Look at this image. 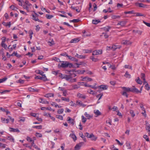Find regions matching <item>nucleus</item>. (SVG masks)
Wrapping results in <instances>:
<instances>
[{
	"mask_svg": "<svg viewBox=\"0 0 150 150\" xmlns=\"http://www.w3.org/2000/svg\"><path fill=\"white\" fill-rule=\"evenodd\" d=\"M76 103L78 105H79L80 106H82L83 107H84L86 106V105L82 103L81 101L77 100L76 101Z\"/></svg>",
	"mask_w": 150,
	"mask_h": 150,
	"instance_id": "dca6fc26",
	"label": "nucleus"
},
{
	"mask_svg": "<svg viewBox=\"0 0 150 150\" xmlns=\"http://www.w3.org/2000/svg\"><path fill=\"white\" fill-rule=\"evenodd\" d=\"M90 59L93 61L94 62H96L98 61V58H95L93 56L90 57Z\"/></svg>",
	"mask_w": 150,
	"mask_h": 150,
	"instance_id": "6ab92c4d",
	"label": "nucleus"
},
{
	"mask_svg": "<svg viewBox=\"0 0 150 150\" xmlns=\"http://www.w3.org/2000/svg\"><path fill=\"white\" fill-rule=\"evenodd\" d=\"M124 76H125L126 78H130L131 75L130 74H128V72L127 71Z\"/></svg>",
	"mask_w": 150,
	"mask_h": 150,
	"instance_id": "f704fd0d",
	"label": "nucleus"
},
{
	"mask_svg": "<svg viewBox=\"0 0 150 150\" xmlns=\"http://www.w3.org/2000/svg\"><path fill=\"white\" fill-rule=\"evenodd\" d=\"M23 145L24 146H25L26 147H28L30 149H31V148H32L31 146H28V144H23Z\"/></svg>",
	"mask_w": 150,
	"mask_h": 150,
	"instance_id": "bf43d9fd",
	"label": "nucleus"
},
{
	"mask_svg": "<svg viewBox=\"0 0 150 150\" xmlns=\"http://www.w3.org/2000/svg\"><path fill=\"white\" fill-rule=\"evenodd\" d=\"M66 56L68 57L70 60L75 62H77L78 60L74 57H72L68 55L67 54L66 55Z\"/></svg>",
	"mask_w": 150,
	"mask_h": 150,
	"instance_id": "0eeeda50",
	"label": "nucleus"
},
{
	"mask_svg": "<svg viewBox=\"0 0 150 150\" xmlns=\"http://www.w3.org/2000/svg\"><path fill=\"white\" fill-rule=\"evenodd\" d=\"M61 99L62 100L65 101L67 102H69L70 100L69 98H66L65 97H62Z\"/></svg>",
	"mask_w": 150,
	"mask_h": 150,
	"instance_id": "4c0bfd02",
	"label": "nucleus"
},
{
	"mask_svg": "<svg viewBox=\"0 0 150 150\" xmlns=\"http://www.w3.org/2000/svg\"><path fill=\"white\" fill-rule=\"evenodd\" d=\"M56 117L61 120H63V117L60 115H56Z\"/></svg>",
	"mask_w": 150,
	"mask_h": 150,
	"instance_id": "de8ad7c7",
	"label": "nucleus"
},
{
	"mask_svg": "<svg viewBox=\"0 0 150 150\" xmlns=\"http://www.w3.org/2000/svg\"><path fill=\"white\" fill-rule=\"evenodd\" d=\"M67 95V91L66 90L63 91V95L64 96H66Z\"/></svg>",
	"mask_w": 150,
	"mask_h": 150,
	"instance_id": "13d9d810",
	"label": "nucleus"
},
{
	"mask_svg": "<svg viewBox=\"0 0 150 150\" xmlns=\"http://www.w3.org/2000/svg\"><path fill=\"white\" fill-rule=\"evenodd\" d=\"M110 27L109 26H107L106 27H104L103 29L106 32H108Z\"/></svg>",
	"mask_w": 150,
	"mask_h": 150,
	"instance_id": "a19ab883",
	"label": "nucleus"
},
{
	"mask_svg": "<svg viewBox=\"0 0 150 150\" xmlns=\"http://www.w3.org/2000/svg\"><path fill=\"white\" fill-rule=\"evenodd\" d=\"M79 41V38H74L71 40L70 43H76Z\"/></svg>",
	"mask_w": 150,
	"mask_h": 150,
	"instance_id": "2eb2a0df",
	"label": "nucleus"
},
{
	"mask_svg": "<svg viewBox=\"0 0 150 150\" xmlns=\"http://www.w3.org/2000/svg\"><path fill=\"white\" fill-rule=\"evenodd\" d=\"M26 139L29 142H31L33 141V140L31 138L29 137H27L26 138Z\"/></svg>",
	"mask_w": 150,
	"mask_h": 150,
	"instance_id": "8fccbe9b",
	"label": "nucleus"
},
{
	"mask_svg": "<svg viewBox=\"0 0 150 150\" xmlns=\"http://www.w3.org/2000/svg\"><path fill=\"white\" fill-rule=\"evenodd\" d=\"M100 22V21L97 20H93L92 21V23L94 24H97Z\"/></svg>",
	"mask_w": 150,
	"mask_h": 150,
	"instance_id": "bb28decb",
	"label": "nucleus"
},
{
	"mask_svg": "<svg viewBox=\"0 0 150 150\" xmlns=\"http://www.w3.org/2000/svg\"><path fill=\"white\" fill-rule=\"evenodd\" d=\"M10 129H11L10 131L11 132H19L20 131L18 129H14L13 128L10 127Z\"/></svg>",
	"mask_w": 150,
	"mask_h": 150,
	"instance_id": "4468645a",
	"label": "nucleus"
},
{
	"mask_svg": "<svg viewBox=\"0 0 150 150\" xmlns=\"http://www.w3.org/2000/svg\"><path fill=\"white\" fill-rule=\"evenodd\" d=\"M73 88L75 89H77L79 88V86L77 85H75L73 86Z\"/></svg>",
	"mask_w": 150,
	"mask_h": 150,
	"instance_id": "680f3d73",
	"label": "nucleus"
},
{
	"mask_svg": "<svg viewBox=\"0 0 150 150\" xmlns=\"http://www.w3.org/2000/svg\"><path fill=\"white\" fill-rule=\"evenodd\" d=\"M138 6L140 7H144V5L142 3H138Z\"/></svg>",
	"mask_w": 150,
	"mask_h": 150,
	"instance_id": "0e129e2a",
	"label": "nucleus"
},
{
	"mask_svg": "<svg viewBox=\"0 0 150 150\" xmlns=\"http://www.w3.org/2000/svg\"><path fill=\"white\" fill-rule=\"evenodd\" d=\"M64 110V109L63 108L59 109L57 110V113L59 114H62Z\"/></svg>",
	"mask_w": 150,
	"mask_h": 150,
	"instance_id": "e433bc0d",
	"label": "nucleus"
},
{
	"mask_svg": "<svg viewBox=\"0 0 150 150\" xmlns=\"http://www.w3.org/2000/svg\"><path fill=\"white\" fill-rule=\"evenodd\" d=\"M7 79V78L6 77H4L3 79H0V83H2L5 81Z\"/></svg>",
	"mask_w": 150,
	"mask_h": 150,
	"instance_id": "09e8293b",
	"label": "nucleus"
},
{
	"mask_svg": "<svg viewBox=\"0 0 150 150\" xmlns=\"http://www.w3.org/2000/svg\"><path fill=\"white\" fill-rule=\"evenodd\" d=\"M123 91L121 93L124 96H125L127 98L128 97V95L127 94V93L130 92V88L129 87H123L122 88Z\"/></svg>",
	"mask_w": 150,
	"mask_h": 150,
	"instance_id": "f257e3e1",
	"label": "nucleus"
},
{
	"mask_svg": "<svg viewBox=\"0 0 150 150\" xmlns=\"http://www.w3.org/2000/svg\"><path fill=\"white\" fill-rule=\"evenodd\" d=\"M60 66L62 68H66L69 67V68H71L72 67V64L67 62H63Z\"/></svg>",
	"mask_w": 150,
	"mask_h": 150,
	"instance_id": "f03ea898",
	"label": "nucleus"
},
{
	"mask_svg": "<svg viewBox=\"0 0 150 150\" xmlns=\"http://www.w3.org/2000/svg\"><path fill=\"white\" fill-rule=\"evenodd\" d=\"M1 45L2 47H4L5 49H6L7 48V45H6L5 43H4V41H2L1 43Z\"/></svg>",
	"mask_w": 150,
	"mask_h": 150,
	"instance_id": "7c9ffc66",
	"label": "nucleus"
},
{
	"mask_svg": "<svg viewBox=\"0 0 150 150\" xmlns=\"http://www.w3.org/2000/svg\"><path fill=\"white\" fill-rule=\"evenodd\" d=\"M42 125L36 126L32 127L34 128H36L38 129H42Z\"/></svg>",
	"mask_w": 150,
	"mask_h": 150,
	"instance_id": "72a5a7b5",
	"label": "nucleus"
},
{
	"mask_svg": "<svg viewBox=\"0 0 150 150\" xmlns=\"http://www.w3.org/2000/svg\"><path fill=\"white\" fill-rule=\"evenodd\" d=\"M85 115L86 117L88 119H89L90 118L92 117V116L90 115L87 114L86 112H85Z\"/></svg>",
	"mask_w": 150,
	"mask_h": 150,
	"instance_id": "473e14b6",
	"label": "nucleus"
},
{
	"mask_svg": "<svg viewBox=\"0 0 150 150\" xmlns=\"http://www.w3.org/2000/svg\"><path fill=\"white\" fill-rule=\"evenodd\" d=\"M143 137L145 139H146V141H147V142L149 141V138L148 137L147 135H144V136H143Z\"/></svg>",
	"mask_w": 150,
	"mask_h": 150,
	"instance_id": "864d4df0",
	"label": "nucleus"
},
{
	"mask_svg": "<svg viewBox=\"0 0 150 150\" xmlns=\"http://www.w3.org/2000/svg\"><path fill=\"white\" fill-rule=\"evenodd\" d=\"M99 87L100 88H102L103 90H105L107 89V87L106 86L102 85L99 86Z\"/></svg>",
	"mask_w": 150,
	"mask_h": 150,
	"instance_id": "412c9836",
	"label": "nucleus"
},
{
	"mask_svg": "<svg viewBox=\"0 0 150 150\" xmlns=\"http://www.w3.org/2000/svg\"><path fill=\"white\" fill-rule=\"evenodd\" d=\"M121 47V46H119L118 47H117V46L115 45H113L112 46V47H111V48L112 49H113V50H115L117 49H120Z\"/></svg>",
	"mask_w": 150,
	"mask_h": 150,
	"instance_id": "b1692460",
	"label": "nucleus"
},
{
	"mask_svg": "<svg viewBox=\"0 0 150 150\" xmlns=\"http://www.w3.org/2000/svg\"><path fill=\"white\" fill-rule=\"evenodd\" d=\"M145 86L146 87V89L147 90H149L150 89V87L148 83H147L145 85Z\"/></svg>",
	"mask_w": 150,
	"mask_h": 150,
	"instance_id": "6e6d98bb",
	"label": "nucleus"
},
{
	"mask_svg": "<svg viewBox=\"0 0 150 150\" xmlns=\"http://www.w3.org/2000/svg\"><path fill=\"white\" fill-rule=\"evenodd\" d=\"M9 8L13 10H16V9H17L18 8H17L16 7H15L14 5H12L11 6H10L9 7Z\"/></svg>",
	"mask_w": 150,
	"mask_h": 150,
	"instance_id": "58836bf2",
	"label": "nucleus"
},
{
	"mask_svg": "<svg viewBox=\"0 0 150 150\" xmlns=\"http://www.w3.org/2000/svg\"><path fill=\"white\" fill-rule=\"evenodd\" d=\"M25 3L28 6H31L32 4L30 3L29 1H26L25 2Z\"/></svg>",
	"mask_w": 150,
	"mask_h": 150,
	"instance_id": "69168bd1",
	"label": "nucleus"
},
{
	"mask_svg": "<svg viewBox=\"0 0 150 150\" xmlns=\"http://www.w3.org/2000/svg\"><path fill=\"white\" fill-rule=\"evenodd\" d=\"M133 87H134V93H138L141 92V91L138 90L134 86H133Z\"/></svg>",
	"mask_w": 150,
	"mask_h": 150,
	"instance_id": "2f4dec72",
	"label": "nucleus"
},
{
	"mask_svg": "<svg viewBox=\"0 0 150 150\" xmlns=\"http://www.w3.org/2000/svg\"><path fill=\"white\" fill-rule=\"evenodd\" d=\"M28 90L31 92H38L39 91L38 89H35L33 88H32L31 87H29L28 88Z\"/></svg>",
	"mask_w": 150,
	"mask_h": 150,
	"instance_id": "f3484780",
	"label": "nucleus"
},
{
	"mask_svg": "<svg viewBox=\"0 0 150 150\" xmlns=\"http://www.w3.org/2000/svg\"><path fill=\"white\" fill-rule=\"evenodd\" d=\"M80 21V20L79 19H74L72 20H70L69 22H73L74 23H77L79 22Z\"/></svg>",
	"mask_w": 150,
	"mask_h": 150,
	"instance_id": "c756f323",
	"label": "nucleus"
},
{
	"mask_svg": "<svg viewBox=\"0 0 150 150\" xmlns=\"http://www.w3.org/2000/svg\"><path fill=\"white\" fill-rule=\"evenodd\" d=\"M130 113L131 114V116L132 117H134L135 116V114L134 112L132 110H130Z\"/></svg>",
	"mask_w": 150,
	"mask_h": 150,
	"instance_id": "79ce46f5",
	"label": "nucleus"
},
{
	"mask_svg": "<svg viewBox=\"0 0 150 150\" xmlns=\"http://www.w3.org/2000/svg\"><path fill=\"white\" fill-rule=\"evenodd\" d=\"M46 17L47 19H50L53 17V16L47 14Z\"/></svg>",
	"mask_w": 150,
	"mask_h": 150,
	"instance_id": "37998d69",
	"label": "nucleus"
},
{
	"mask_svg": "<svg viewBox=\"0 0 150 150\" xmlns=\"http://www.w3.org/2000/svg\"><path fill=\"white\" fill-rule=\"evenodd\" d=\"M84 144L83 142H81L78 144H77L75 146L74 148L75 150L80 149V147Z\"/></svg>",
	"mask_w": 150,
	"mask_h": 150,
	"instance_id": "423d86ee",
	"label": "nucleus"
},
{
	"mask_svg": "<svg viewBox=\"0 0 150 150\" xmlns=\"http://www.w3.org/2000/svg\"><path fill=\"white\" fill-rule=\"evenodd\" d=\"M81 118L82 122L84 123H85L86 120V118L83 116H81Z\"/></svg>",
	"mask_w": 150,
	"mask_h": 150,
	"instance_id": "49530a36",
	"label": "nucleus"
},
{
	"mask_svg": "<svg viewBox=\"0 0 150 150\" xmlns=\"http://www.w3.org/2000/svg\"><path fill=\"white\" fill-rule=\"evenodd\" d=\"M83 79L86 80V81H92V79L91 78L87 76L84 77L83 78Z\"/></svg>",
	"mask_w": 150,
	"mask_h": 150,
	"instance_id": "cd10ccee",
	"label": "nucleus"
},
{
	"mask_svg": "<svg viewBox=\"0 0 150 150\" xmlns=\"http://www.w3.org/2000/svg\"><path fill=\"white\" fill-rule=\"evenodd\" d=\"M2 24L6 26H8L9 27H10L11 25V22H10L7 23L3 22H2Z\"/></svg>",
	"mask_w": 150,
	"mask_h": 150,
	"instance_id": "aec40b11",
	"label": "nucleus"
},
{
	"mask_svg": "<svg viewBox=\"0 0 150 150\" xmlns=\"http://www.w3.org/2000/svg\"><path fill=\"white\" fill-rule=\"evenodd\" d=\"M83 52L85 53H90L92 51L91 50H83Z\"/></svg>",
	"mask_w": 150,
	"mask_h": 150,
	"instance_id": "c03bdc74",
	"label": "nucleus"
},
{
	"mask_svg": "<svg viewBox=\"0 0 150 150\" xmlns=\"http://www.w3.org/2000/svg\"><path fill=\"white\" fill-rule=\"evenodd\" d=\"M67 121H69V122L73 125L74 124V120L72 118H71L70 117H69L67 118Z\"/></svg>",
	"mask_w": 150,
	"mask_h": 150,
	"instance_id": "f8f14e48",
	"label": "nucleus"
},
{
	"mask_svg": "<svg viewBox=\"0 0 150 150\" xmlns=\"http://www.w3.org/2000/svg\"><path fill=\"white\" fill-rule=\"evenodd\" d=\"M124 13L126 14H128V13L133 14V13H134V11L133 10H132V11H125L124 12Z\"/></svg>",
	"mask_w": 150,
	"mask_h": 150,
	"instance_id": "a18cd8bd",
	"label": "nucleus"
},
{
	"mask_svg": "<svg viewBox=\"0 0 150 150\" xmlns=\"http://www.w3.org/2000/svg\"><path fill=\"white\" fill-rule=\"evenodd\" d=\"M77 96L79 98H81L83 99H85L86 98V96L85 95H83L78 93L77 94Z\"/></svg>",
	"mask_w": 150,
	"mask_h": 150,
	"instance_id": "9d476101",
	"label": "nucleus"
},
{
	"mask_svg": "<svg viewBox=\"0 0 150 150\" xmlns=\"http://www.w3.org/2000/svg\"><path fill=\"white\" fill-rule=\"evenodd\" d=\"M42 78L41 80H42L44 81H45L48 80L45 75H42Z\"/></svg>",
	"mask_w": 150,
	"mask_h": 150,
	"instance_id": "c85d7f7f",
	"label": "nucleus"
},
{
	"mask_svg": "<svg viewBox=\"0 0 150 150\" xmlns=\"http://www.w3.org/2000/svg\"><path fill=\"white\" fill-rule=\"evenodd\" d=\"M94 112L95 113V114L97 115V116L96 117H97L101 115V112L98 110H97L96 111L95 110H94Z\"/></svg>",
	"mask_w": 150,
	"mask_h": 150,
	"instance_id": "4be33fe9",
	"label": "nucleus"
},
{
	"mask_svg": "<svg viewBox=\"0 0 150 150\" xmlns=\"http://www.w3.org/2000/svg\"><path fill=\"white\" fill-rule=\"evenodd\" d=\"M102 53V50H95L93 52L92 55H98L101 54Z\"/></svg>",
	"mask_w": 150,
	"mask_h": 150,
	"instance_id": "7ed1b4c3",
	"label": "nucleus"
},
{
	"mask_svg": "<svg viewBox=\"0 0 150 150\" xmlns=\"http://www.w3.org/2000/svg\"><path fill=\"white\" fill-rule=\"evenodd\" d=\"M69 136L73 139L74 141H75L77 139L76 136L74 134H70Z\"/></svg>",
	"mask_w": 150,
	"mask_h": 150,
	"instance_id": "a211bd4d",
	"label": "nucleus"
},
{
	"mask_svg": "<svg viewBox=\"0 0 150 150\" xmlns=\"http://www.w3.org/2000/svg\"><path fill=\"white\" fill-rule=\"evenodd\" d=\"M7 139L9 140L11 142H14V139L11 136H8L7 137Z\"/></svg>",
	"mask_w": 150,
	"mask_h": 150,
	"instance_id": "393cba45",
	"label": "nucleus"
},
{
	"mask_svg": "<svg viewBox=\"0 0 150 150\" xmlns=\"http://www.w3.org/2000/svg\"><path fill=\"white\" fill-rule=\"evenodd\" d=\"M54 94L53 93H49L45 94V96L47 98H49L52 96L53 97Z\"/></svg>",
	"mask_w": 150,
	"mask_h": 150,
	"instance_id": "5701e85b",
	"label": "nucleus"
},
{
	"mask_svg": "<svg viewBox=\"0 0 150 150\" xmlns=\"http://www.w3.org/2000/svg\"><path fill=\"white\" fill-rule=\"evenodd\" d=\"M126 146L128 149H131V145L130 143L128 142H127L126 143Z\"/></svg>",
	"mask_w": 150,
	"mask_h": 150,
	"instance_id": "ea45409f",
	"label": "nucleus"
},
{
	"mask_svg": "<svg viewBox=\"0 0 150 150\" xmlns=\"http://www.w3.org/2000/svg\"><path fill=\"white\" fill-rule=\"evenodd\" d=\"M121 43L125 45H131L132 43V42L130 41L129 40H123L121 42Z\"/></svg>",
	"mask_w": 150,
	"mask_h": 150,
	"instance_id": "39448f33",
	"label": "nucleus"
},
{
	"mask_svg": "<svg viewBox=\"0 0 150 150\" xmlns=\"http://www.w3.org/2000/svg\"><path fill=\"white\" fill-rule=\"evenodd\" d=\"M143 22L147 26L150 27V23H147V22L144 21H143Z\"/></svg>",
	"mask_w": 150,
	"mask_h": 150,
	"instance_id": "774afa93",
	"label": "nucleus"
},
{
	"mask_svg": "<svg viewBox=\"0 0 150 150\" xmlns=\"http://www.w3.org/2000/svg\"><path fill=\"white\" fill-rule=\"evenodd\" d=\"M1 120L2 122L4 123H8L9 122V120L8 119H6L4 118H1Z\"/></svg>",
	"mask_w": 150,
	"mask_h": 150,
	"instance_id": "a878e982",
	"label": "nucleus"
},
{
	"mask_svg": "<svg viewBox=\"0 0 150 150\" xmlns=\"http://www.w3.org/2000/svg\"><path fill=\"white\" fill-rule=\"evenodd\" d=\"M103 93H101L99 94L98 95H97L96 96V97L97 98H99L98 99V100H99L102 97V96H103Z\"/></svg>",
	"mask_w": 150,
	"mask_h": 150,
	"instance_id": "3c124183",
	"label": "nucleus"
},
{
	"mask_svg": "<svg viewBox=\"0 0 150 150\" xmlns=\"http://www.w3.org/2000/svg\"><path fill=\"white\" fill-rule=\"evenodd\" d=\"M48 42L49 43V45L50 46L54 45L55 44L54 41L52 39H50L49 41Z\"/></svg>",
	"mask_w": 150,
	"mask_h": 150,
	"instance_id": "ddd939ff",
	"label": "nucleus"
},
{
	"mask_svg": "<svg viewBox=\"0 0 150 150\" xmlns=\"http://www.w3.org/2000/svg\"><path fill=\"white\" fill-rule=\"evenodd\" d=\"M89 138H91V139L92 141H95L97 139V137L95 136V135L91 133L89 135Z\"/></svg>",
	"mask_w": 150,
	"mask_h": 150,
	"instance_id": "6e6552de",
	"label": "nucleus"
},
{
	"mask_svg": "<svg viewBox=\"0 0 150 150\" xmlns=\"http://www.w3.org/2000/svg\"><path fill=\"white\" fill-rule=\"evenodd\" d=\"M35 16L33 15H32V19L34 20L35 21H38L39 22L42 23V21L40 20L38 18V15L36 13H35Z\"/></svg>",
	"mask_w": 150,
	"mask_h": 150,
	"instance_id": "20e7f679",
	"label": "nucleus"
},
{
	"mask_svg": "<svg viewBox=\"0 0 150 150\" xmlns=\"http://www.w3.org/2000/svg\"><path fill=\"white\" fill-rule=\"evenodd\" d=\"M36 136L38 137H42V135L41 134L36 132Z\"/></svg>",
	"mask_w": 150,
	"mask_h": 150,
	"instance_id": "603ef678",
	"label": "nucleus"
},
{
	"mask_svg": "<svg viewBox=\"0 0 150 150\" xmlns=\"http://www.w3.org/2000/svg\"><path fill=\"white\" fill-rule=\"evenodd\" d=\"M133 31L134 32H135L136 33H138L139 35H141L142 33V31L138 30H137L135 31L134 30Z\"/></svg>",
	"mask_w": 150,
	"mask_h": 150,
	"instance_id": "4d7b16f0",
	"label": "nucleus"
},
{
	"mask_svg": "<svg viewBox=\"0 0 150 150\" xmlns=\"http://www.w3.org/2000/svg\"><path fill=\"white\" fill-rule=\"evenodd\" d=\"M137 79L136 80V82H137L140 84H142V81H141L139 79V77H138L137 78Z\"/></svg>",
	"mask_w": 150,
	"mask_h": 150,
	"instance_id": "c9c22d12",
	"label": "nucleus"
},
{
	"mask_svg": "<svg viewBox=\"0 0 150 150\" xmlns=\"http://www.w3.org/2000/svg\"><path fill=\"white\" fill-rule=\"evenodd\" d=\"M72 77L71 76L70 74L69 75H65L63 76V78L65 79L67 81H69L70 79H72Z\"/></svg>",
	"mask_w": 150,
	"mask_h": 150,
	"instance_id": "1a4fd4ad",
	"label": "nucleus"
},
{
	"mask_svg": "<svg viewBox=\"0 0 150 150\" xmlns=\"http://www.w3.org/2000/svg\"><path fill=\"white\" fill-rule=\"evenodd\" d=\"M144 15L143 14H141L140 13H136V15L135 16H144Z\"/></svg>",
	"mask_w": 150,
	"mask_h": 150,
	"instance_id": "052dcab7",
	"label": "nucleus"
},
{
	"mask_svg": "<svg viewBox=\"0 0 150 150\" xmlns=\"http://www.w3.org/2000/svg\"><path fill=\"white\" fill-rule=\"evenodd\" d=\"M120 16H115L113 15L112 16V18L113 19H116L118 18H120Z\"/></svg>",
	"mask_w": 150,
	"mask_h": 150,
	"instance_id": "e2e57ef3",
	"label": "nucleus"
},
{
	"mask_svg": "<svg viewBox=\"0 0 150 150\" xmlns=\"http://www.w3.org/2000/svg\"><path fill=\"white\" fill-rule=\"evenodd\" d=\"M23 7L24 9H26L28 12L29 11V7L28 6L26 5H23Z\"/></svg>",
	"mask_w": 150,
	"mask_h": 150,
	"instance_id": "5fc2aeb1",
	"label": "nucleus"
},
{
	"mask_svg": "<svg viewBox=\"0 0 150 150\" xmlns=\"http://www.w3.org/2000/svg\"><path fill=\"white\" fill-rule=\"evenodd\" d=\"M127 22L125 21H119L117 24V25H120L121 26L123 27L126 24Z\"/></svg>",
	"mask_w": 150,
	"mask_h": 150,
	"instance_id": "9b49d317",
	"label": "nucleus"
},
{
	"mask_svg": "<svg viewBox=\"0 0 150 150\" xmlns=\"http://www.w3.org/2000/svg\"><path fill=\"white\" fill-rule=\"evenodd\" d=\"M146 130H147L148 132H150V127L149 125H146Z\"/></svg>",
	"mask_w": 150,
	"mask_h": 150,
	"instance_id": "338daca9",
	"label": "nucleus"
}]
</instances>
